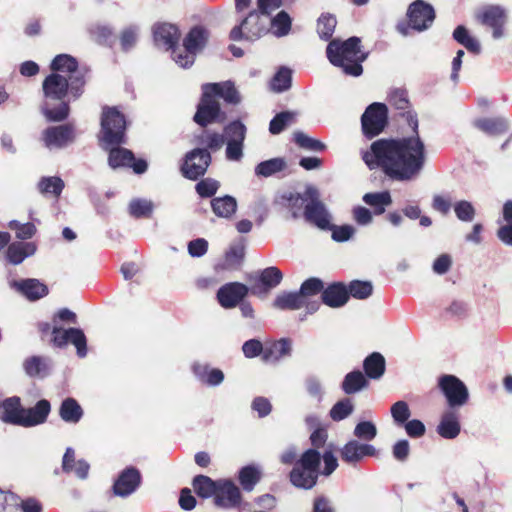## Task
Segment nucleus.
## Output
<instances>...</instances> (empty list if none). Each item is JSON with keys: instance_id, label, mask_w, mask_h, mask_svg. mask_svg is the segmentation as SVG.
I'll return each instance as SVG.
<instances>
[{"instance_id": "44", "label": "nucleus", "mask_w": 512, "mask_h": 512, "mask_svg": "<svg viewBox=\"0 0 512 512\" xmlns=\"http://www.w3.org/2000/svg\"><path fill=\"white\" fill-rule=\"evenodd\" d=\"M507 19V12L500 6H491L487 8L482 15V22L489 27L505 25Z\"/></svg>"}, {"instance_id": "62", "label": "nucleus", "mask_w": 512, "mask_h": 512, "mask_svg": "<svg viewBox=\"0 0 512 512\" xmlns=\"http://www.w3.org/2000/svg\"><path fill=\"white\" fill-rule=\"evenodd\" d=\"M9 228L16 231V236L19 239H29L35 234V226L32 223L21 224L16 220L9 223Z\"/></svg>"}, {"instance_id": "52", "label": "nucleus", "mask_w": 512, "mask_h": 512, "mask_svg": "<svg viewBox=\"0 0 512 512\" xmlns=\"http://www.w3.org/2000/svg\"><path fill=\"white\" fill-rule=\"evenodd\" d=\"M353 434L359 440L372 441L377 435V427L371 421H361L355 426Z\"/></svg>"}, {"instance_id": "55", "label": "nucleus", "mask_w": 512, "mask_h": 512, "mask_svg": "<svg viewBox=\"0 0 512 512\" xmlns=\"http://www.w3.org/2000/svg\"><path fill=\"white\" fill-rule=\"evenodd\" d=\"M291 85V71L287 68H281L274 76L271 82V88L276 92H283Z\"/></svg>"}, {"instance_id": "1", "label": "nucleus", "mask_w": 512, "mask_h": 512, "mask_svg": "<svg viewBox=\"0 0 512 512\" xmlns=\"http://www.w3.org/2000/svg\"><path fill=\"white\" fill-rule=\"evenodd\" d=\"M409 123L414 135L379 139L362 153V159L369 169L380 168L387 176L399 181H411L420 174L426 160L425 145L416 132L417 119L410 116Z\"/></svg>"}, {"instance_id": "14", "label": "nucleus", "mask_w": 512, "mask_h": 512, "mask_svg": "<svg viewBox=\"0 0 512 512\" xmlns=\"http://www.w3.org/2000/svg\"><path fill=\"white\" fill-rule=\"evenodd\" d=\"M202 89V99L198 105L194 120L197 124L206 126L218 120L220 116V105L218 100L211 96L210 91H206L205 85Z\"/></svg>"}, {"instance_id": "41", "label": "nucleus", "mask_w": 512, "mask_h": 512, "mask_svg": "<svg viewBox=\"0 0 512 512\" xmlns=\"http://www.w3.org/2000/svg\"><path fill=\"white\" fill-rule=\"evenodd\" d=\"M363 201L375 208V213L382 214L385 211V207L392 203L390 193L387 191L377 193H366L363 196Z\"/></svg>"}, {"instance_id": "31", "label": "nucleus", "mask_w": 512, "mask_h": 512, "mask_svg": "<svg viewBox=\"0 0 512 512\" xmlns=\"http://www.w3.org/2000/svg\"><path fill=\"white\" fill-rule=\"evenodd\" d=\"M208 41V32L202 27L192 28L183 41V46L196 55L206 45Z\"/></svg>"}, {"instance_id": "35", "label": "nucleus", "mask_w": 512, "mask_h": 512, "mask_svg": "<svg viewBox=\"0 0 512 512\" xmlns=\"http://www.w3.org/2000/svg\"><path fill=\"white\" fill-rule=\"evenodd\" d=\"M24 408H21L20 399L18 397H11L2 403L1 419L4 422L20 425L21 416Z\"/></svg>"}, {"instance_id": "64", "label": "nucleus", "mask_w": 512, "mask_h": 512, "mask_svg": "<svg viewBox=\"0 0 512 512\" xmlns=\"http://www.w3.org/2000/svg\"><path fill=\"white\" fill-rule=\"evenodd\" d=\"M219 183L213 179H204L197 183L196 191L201 197H211L218 190Z\"/></svg>"}, {"instance_id": "8", "label": "nucleus", "mask_w": 512, "mask_h": 512, "mask_svg": "<svg viewBox=\"0 0 512 512\" xmlns=\"http://www.w3.org/2000/svg\"><path fill=\"white\" fill-rule=\"evenodd\" d=\"M269 31L268 18L257 12H251L241 23L234 27L230 33L231 39L237 41L245 39L255 41Z\"/></svg>"}, {"instance_id": "49", "label": "nucleus", "mask_w": 512, "mask_h": 512, "mask_svg": "<svg viewBox=\"0 0 512 512\" xmlns=\"http://www.w3.org/2000/svg\"><path fill=\"white\" fill-rule=\"evenodd\" d=\"M295 119V114L293 112L285 111L277 114L271 121L269 125V131L272 134H279L282 132L286 126L290 125Z\"/></svg>"}, {"instance_id": "3", "label": "nucleus", "mask_w": 512, "mask_h": 512, "mask_svg": "<svg viewBox=\"0 0 512 512\" xmlns=\"http://www.w3.org/2000/svg\"><path fill=\"white\" fill-rule=\"evenodd\" d=\"M45 101L42 113L48 121L60 122L69 114V105L63 101L70 89V80L63 74L52 73L43 81Z\"/></svg>"}, {"instance_id": "21", "label": "nucleus", "mask_w": 512, "mask_h": 512, "mask_svg": "<svg viewBox=\"0 0 512 512\" xmlns=\"http://www.w3.org/2000/svg\"><path fill=\"white\" fill-rule=\"evenodd\" d=\"M51 410L49 401L43 399L28 409H23L20 426L32 427L42 424L46 421Z\"/></svg>"}, {"instance_id": "58", "label": "nucleus", "mask_w": 512, "mask_h": 512, "mask_svg": "<svg viewBox=\"0 0 512 512\" xmlns=\"http://www.w3.org/2000/svg\"><path fill=\"white\" fill-rule=\"evenodd\" d=\"M353 412V404L349 399L337 402L330 410V416L335 421L348 417Z\"/></svg>"}, {"instance_id": "34", "label": "nucleus", "mask_w": 512, "mask_h": 512, "mask_svg": "<svg viewBox=\"0 0 512 512\" xmlns=\"http://www.w3.org/2000/svg\"><path fill=\"white\" fill-rule=\"evenodd\" d=\"M273 306L280 310H298L305 308V303L299 292H282L276 296Z\"/></svg>"}, {"instance_id": "63", "label": "nucleus", "mask_w": 512, "mask_h": 512, "mask_svg": "<svg viewBox=\"0 0 512 512\" xmlns=\"http://www.w3.org/2000/svg\"><path fill=\"white\" fill-rule=\"evenodd\" d=\"M173 60L182 68L190 67L194 63L195 55L188 51L184 46L183 49H173Z\"/></svg>"}, {"instance_id": "57", "label": "nucleus", "mask_w": 512, "mask_h": 512, "mask_svg": "<svg viewBox=\"0 0 512 512\" xmlns=\"http://www.w3.org/2000/svg\"><path fill=\"white\" fill-rule=\"evenodd\" d=\"M454 211L457 218L464 222H471L476 214L475 208L471 202L461 200L454 205Z\"/></svg>"}, {"instance_id": "12", "label": "nucleus", "mask_w": 512, "mask_h": 512, "mask_svg": "<svg viewBox=\"0 0 512 512\" xmlns=\"http://www.w3.org/2000/svg\"><path fill=\"white\" fill-rule=\"evenodd\" d=\"M435 18V12L431 5L416 0L408 9L409 27L416 31H424L428 29Z\"/></svg>"}, {"instance_id": "42", "label": "nucleus", "mask_w": 512, "mask_h": 512, "mask_svg": "<svg viewBox=\"0 0 512 512\" xmlns=\"http://www.w3.org/2000/svg\"><path fill=\"white\" fill-rule=\"evenodd\" d=\"M286 162L283 158H272L259 163L255 168V174L261 177H270L284 170Z\"/></svg>"}, {"instance_id": "30", "label": "nucleus", "mask_w": 512, "mask_h": 512, "mask_svg": "<svg viewBox=\"0 0 512 512\" xmlns=\"http://www.w3.org/2000/svg\"><path fill=\"white\" fill-rule=\"evenodd\" d=\"M291 350V341L283 338L270 344L264 349L263 359L266 362H277L280 359L289 356Z\"/></svg>"}, {"instance_id": "6", "label": "nucleus", "mask_w": 512, "mask_h": 512, "mask_svg": "<svg viewBox=\"0 0 512 512\" xmlns=\"http://www.w3.org/2000/svg\"><path fill=\"white\" fill-rule=\"evenodd\" d=\"M320 458L319 452L314 449L304 452L290 472L291 483L297 488H313L318 478Z\"/></svg>"}, {"instance_id": "54", "label": "nucleus", "mask_w": 512, "mask_h": 512, "mask_svg": "<svg viewBox=\"0 0 512 512\" xmlns=\"http://www.w3.org/2000/svg\"><path fill=\"white\" fill-rule=\"evenodd\" d=\"M373 291L372 283L369 281H352L349 285L348 293L357 299L368 298Z\"/></svg>"}, {"instance_id": "11", "label": "nucleus", "mask_w": 512, "mask_h": 512, "mask_svg": "<svg viewBox=\"0 0 512 512\" xmlns=\"http://www.w3.org/2000/svg\"><path fill=\"white\" fill-rule=\"evenodd\" d=\"M439 386L450 407H461L466 404L469 397L468 389L456 376H442L439 379Z\"/></svg>"}, {"instance_id": "59", "label": "nucleus", "mask_w": 512, "mask_h": 512, "mask_svg": "<svg viewBox=\"0 0 512 512\" xmlns=\"http://www.w3.org/2000/svg\"><path fill=\"white\" fill-rule=\"evenodd\" d=\"M327 230L332 231V239L336 242H345L348 241L353 237L356 230L351 225H341L336 226L332 223L330 224V227Z\"/></svg>"}, {"instance_id": "32", "label": "nucleus", "mask_w": 512, "mask_h": 512, "mask_svg": "<svg viewBox=\"0 0 512 512\" xmlns=\"http://www.w3.org/2000/svg\"><path fill=\"white\" fill-rule=\"evenodd\" d=\"M13 286L30 300H37L47 294V287L36 279L14 282Z\"/></svg>"}, {"instance_id": "56", "label": "nucleus", "mask_w": 512, "mask_h": 512, "mask_svg": "<svg viewBox=\"0 0 512 512\" xmlns=\"http://www.w3.org/2000/svg\"><path fill=\"white\" fill-rule=\"evenodd\" d=\"M391 416L398 425H403L411 416L408 404L405 401H397L391 407Z\"/></svg>"}, {"instance_id": "47", "label": "nucleus", "mask_w": 512, "mask_h": 512, "mask_svg": "<svg viewBox=\"0 0 512 512\" xmlns=\"http://www.w3.org/2000/svg\"><path fill=\"white\" fill-rule=\"evenodd\" d=\"M260 470L255 466H246L241 469L239 480L243 488L251 491L255 484L260 480Z\"/></svg>"}, {"instance_id": "33", "label": "nucleus", "mask_w": 512, "mask_h": 512, "mask_svg": "<svg viewBox=\"0 0 512 512\" xmlns=\"http://www.w3.org/2000/svg\"><path fill=\"white\" fill-rule=\"evenodd\" d=\"M500 228L497 232L499 239L508 245L512 244V201L505 202L503 207V215L498 220Z\"/></svg>"}, {"instance_id": "22", "label": "nucleus", "mask_w": 512, "mask_h": 512, "mask_svg": "<svg viewBox=\"0 0 512 512\" xmlns=\"http://www.w3.org/2000/svg\"><path fill=\"white\" fill-rule=\"evenodd\" d=\"M241 494L239 488L231 481H219L215 496V504L219 507L230 508L239 504Z\"/></svg>"}, {"instance_id": "37", "label": "nucleus", "mask_w": 512, "mask_h": 512, "mask_svg": "<svg viewBox=\"0 0 512 512\" xmlns=\"http://www.w3.org/2000/svg\"><path fill=\"white\" fill-rule=\"evenodd\" d=\"M211 207L218 217L229 218L236 212L237 201L229 195L217 197L211 201Z\"/></svg>"}, {"instance_id": "46", "label": "nucleus", "mask_w": 512, "mask_h": 512, "mask_svg": "<svg viewBox=\"0 0 512 512\" xmlns=\"http://www.w3.org/2000/svg\"><path fill=\"white\" fill-rule=\"evenodd\" d=\"M154 210V204L151 200L136 198L129 203V213L136 217H150Z\"/></svg>"}, {"instance_id": "17", "label": "nucleus", "mask_w": 512, "mask_h": 512, "mask_svg": "<svg viewBox=\"0 0 512 512\" xmlns=\"http://www.w3.org/2000/svg\"><path fill=\"white\" fill-rule=\"evenodd\" d=\"M73 140L74 131L69 125L49 127L43 132V141L48 149H61Z\"/></svg>"}, {"instance_id": "50", "label": "nucleus", "mask_w": 512, "mask_h": 512, "mask_svg": "<svg viewBox=\"0 0 512 512\" xmlns=\"http://www.w3.org/2000/svg\"><path fill=\"white\" fill-rule=\"evenodd\" d=\"M38 186L43 194L59 196L64 188V182L59 177H46L39 182Z\"/></svg>"}, {"instance_id": "24", "label": "nucleus", "mask_w": 512, "mask_h": 512, "mask_svg": "<svg viewBox=\"0 0 512 512\" xmlns=\"http://www.w3.org/2000/svg\"><path fill=\"white\" fill-rule=\"evenodd\" d=\"M474 126L488 135L500 136L509 130L510 123L507 118L497 116L477 119Z\"/></svg>"}, {"instance_id": "18", "label": "nucleus", "mask_w": 512, "mask_h": 512, "mask_svg": "<svg viewBox=\"0 0 512 512\" xmlns=\"http://www.w3.org/2000/svg\"><path fill=\"white\" fill-rule=\"evenodd\" d=\"M324 290V284L319 278L312 277L302 283L299 293L308 313H314L318 310L320 302L315 297L319 293H323Z\"/></svg>"}, {"instance_id": "15", "label": "nucleus", "mask_w": 512, "mask_h": 512, "mask_svg": "<svg viewBox=\"0 0 512 512\" xmlns=\"http://www.w3.org/2000/svg\"><path fill=\"white\" fill-rule=\"evenodd\" d=\"M376 453L377 450L373 445L356 439L348 441L340 450L341 459L350 465H355L365 457L374 456Z\"/></svg>"}, {"instance_id": "20", "label": "nucleus", "mask_w": 512, "mask_h": 512, "mask_svg": "<svg viewBox=\"0 0 512 512\" xmlns=\"http://www.w3.org/2000/svg\"><path fill=\"white\" fill-rule=\"evenodd\" d=\"M141 482V475L135 468H127L115 481L113 489L117 496L125 497L132 494Z\"/></svg>"}, {"instance_id": "19", "label": "nucleus", "mask_w": 512, "mask_h": 512, "mask_svg": "<svg viewBox=\"0 0 512 512\" xmlns=\"http://www.w3.org/2000/svg\"><path fill=\"white\" fill-rule=\"evenodd\" d=\"M304 215L308 222L314 224L321 230H326L330 227L332 217L326 209V206L317 199H312L305 206Z\"/></svg>"}, {"instance_id": "48", "label": "nucleus", "mask_w": 512, "mask_h": 512, "mask_svg": "<svg viewBox=\"0 0 512 512\" xmlns=\"http://www.w3.org/2000/svg\"><path fill=\"white\" fill-rule=\"evenodd\" d=\"M283 278L281 271L277 267H268L260 274V281L265 286L264 292L278 286Z\"/></svg>"}, {"instance_id": "45", "label": "nucleus", "mask_w": 512, "mask_h": 512, "mask_svg": "<svg viewBox=\"0 0 512 512\" xmlns=\"http://www.w3.org/2000/svg\"><path fill=\"white\" fill-rule=\"evenodd\" d=\"M453 38L463 45L466 49L473 53H479L481 46L479 41L470 36L467 29L464 26H458L453 32Z\"/></svg>"}, {"instance_id": "38", "label": "nucleus", "mask_w": 512, "mask_h": 512, "mask_svg": "<svg viewBox=\"0 0 512 512\" xmlns=\"http://www.w3.org/2000/svg\"><path fill=\"white\" fill-rule=\"evenodd\" d=\"M36 247L33 243L16 242L9 245L7 258L13 264H20L26 257L35 253Z\"/></svg>"}, {"instance_id": "5", "label": "nucleus", "mask_w": 512, "mask_h": 512, "mask_svg": "<svg viewBox=\"0 0 512 512\" xmlns=\"http://www.w3.org/2000/svg\"><path fill=\"white\" fill-rule=\"evenodd\" d=\"M58 319L73 324L77 321L76 314L71 310L67 308L59 310L53 318L51 343L60 348L71 343L76 347L77 354L80 357H84L87 353V349L86 337L83 331L79 328L62 329L57 324Z\"/></svg>"}, {"instance_id": "26", "label": "nucleus", "mask_w": 512, "mask_h": 512, "mask_svg": "<svg viewBox=\"0 0 512 512\" xmlns=\"http://www.w3.org/2000/svg\"><path fill=\"white\" fill-rule=\"evenodd\" d=\"M348 299V290L340 283L330 285L322 293L323 303L334 308L343 306Z\"/></svg>"}, {"instance_id": "36", "label": "nucleus", "mask_w": 512, "mask_h": 512, "mask_svg": "<svg viewBox=\"0 0 512 512\" xmlns=\"http://www.w3.org/2000/svg\"><path fill=\"white\" fill-rule=\"evenodd\" d=\"M366 375L371 379H379L385 372V358L378 352L370 354L363 363Z\"/></svg>"}, {"instance_id": "28", "label": "nucleus", "mask_w": 512, "mask_h": 512, "mask_svg": "<svg viewBox=\"0 0 512 512\" xmlns=\"http://www.w3.org/2000/svg\"><path fill=\"white\" fill-rule=\"evenodd\" d=\"M83 414L84 411L80 404L71 397L64 399L59 407V416L66 423L77 424Z\"/></svg>"}, {"instance_id": "7", "label": "nucleus", "mask_w": 512, "mask_h": 512, "mask_svg": "<svg viewBox=\"0 0 512 512\" xmlns=\"http://www.w3.org/2000/svg\"><path fill=\"white\" fill-rule=\"evenodd\" d=\"M51 69L55 73L65 75L70 80V93L74 98H78L82 94L85 84L84 73L78 69L75 58L67 54L58 55L52 61Z\"/></svg>"}, {"instance_id": "43", "label": "nucleus", "mask_w": 512, "mask_h": 512, "mask_svg": "<svg viewBox=\"0 0 512 512\" xmlns=\"http://www.w3.org/2000/svg\"><path fill=\"white\" fill-rule=\"evenodd\" d=\"M268 25L275 36L282 37L291 29V18L285 11H280L273 19H268Z\"/></svg>"}, {"instance_id": "61", "label": "nucleus", "mask_w": 512, "mask_h": 512, "mask_svg": "<svg viewBox=\"0 0 512 512\" xmlns=\"http://www.w3.org/2000/svg\"><path fill=\"white\" fill-rule=\"evenodd\" d=\"M201 143L205 144L212 151L220 150L225 144L224 134L206 132L201 138Z\"/></svg>"}, {"instance_id": "29", "label": "nucleus", "mask_w": 512, "mask_h": 512, "mask_svg": "<svg viewBox=\"0 0 512 512\" xmlns=\"http://www.w3.org/2000/svg\"><path fill=\"white\" fill-rule=\"evenodd\" d=\"M193 372L201 382L209 386H218L224 380V373L220 369L210 368L204 364L195 363Z\"/></svg>"}, {"instance_id": "23", "label": "nucleus", "mask_w": 512, "mask_h": 512, "mask_svg": "<svg viewBox=\"0 0 512 512\" xmlns=\"http://www.w3.org/2000/svg\"><path fill=\"white\" fill-rule=\"evenodd\" d=\"M180 32L178 28L169 23H161L154 27V39L158 46L172 49L178 43Z\"/></svg>"}, {"instance_id": "16", "label": "nucleus", "mask_w": 512, "mask_h": 512, "mask_svg": "<svg viewBox=\"0 0 512 512\" xmlns=\"http://www.w3.org/2000/svg\"><path fill=\"white\" fill-rule=\"evenodd\" d=\"M248 287L239 282H231L223 285L217 292V299L225 309L237 306L248 294Z\"/></svg>"}, {"instance_id": "27", "label": "nucleus", "mask_w": 512, "mask_h": 512, "mask_svg": "<svg viewBox=\"0 0 512 512\" xmlns=\"http://www.w3.org/2000/svg\"><path fill=\"white\" fill-rule=\"evenodd\" d=\"M206 91H210L214 98H223L226 102L237 104L240 101L239 94L231 82L205 84Z\"/></svg>"}, {"instance_id": "13", "label": "nucleus", "mask_w": 512, "mask_h": 512, "mask_svg": "<svg viewBox=\"0 0 512 512\" xmlns=\"http://www.w3.org/2000/svg\"><path fill=\"white\" fill-rule=\"evenodd\" d=\"M210 162L211 156L206 149H194L186 155L182 172L185 177L195 180L204 175Z\"/></svg>"}, {"instance_id": "9", "label": "nucleus", "mask_w": 512, "mask_h": 512, "mask_svg": "<svg viewBox=\"0 0 512 512\" xmlns=\"http://www.w3.org/2000/svg\"><path fill=\"white\" fill-rule=\"evenodd\" d=\"M246 127L240 121H234L224 128L226 143V158L230 161H239L243 157Z\"/></svg>"}, {"instance_id": "10", "label": "nucleus", "mask_w": 512, "mask_h": 512, "mask_svg": "<svg viewBox=\"0 0 512 512\" xmlns=\"http://www.w3.org/2000/svg\"><path fill=\"white\" fill-rule=\"evenodd\" d=\"M362 130L367 137L381 133L387 122V108L384 104H371L361 118Z\"/></svg>"}, {"instance_id": "39", "label": "nucleus", "mask_w": 512, "mask_h": 512, "mask_svg": "<svg viewBox=\"0 0 512 512\" xmlns=\"http://www.w3.org/2000/svg\"><path fill=\"white\" fill-rule=\"evenodd\" d=\"M368 386V381L361 371L348 373L343 382L342 389L346 394H355Z\"/></svg>"}, {"instance_id": "51", "label": "nucleus", "mask_w": 512, "mask_h": 512, "mask_svg": "<svg viewBox=\"0 0 512 512\" xmlns=\"http://www.w3.org/2000/svg\"><path fill=\"white\" fill-rule=\"evenodd\" d=\"M294 141L300 147L311 151H323L326 148L325 144L320 140L312 138L301 131L294 133Z\"/></svg>"}, {"instance_id": "60", "label": "nucleus", "mask_w": 512, "mask_h": 512, "mask_svg": "<svg viewBox=\"0 0 512 512\" xmlns=\"http://www.w3.org/2000/svg\"><path fill=\"white\" fill-rule=\"evenodd\" d=\"M24 368L30 376L41 375L46 371L47 363L45 359L33 356L25 361Z\"/></svg>"}, {"instance_id": "25", "label": "nucleus", "mask_w": 512, "mask_h": 512, "mask_svg": "<svg viewBox=\"0 0 512 512\" xmlns=\"http://www.w3.org/2000/svg\"><path fill=\"white\" fill-rule=\"evenodd\" d=\"M459 415L453 410L446 411L437 427L439 435L445 439H454L460 433Z\"/></svg>"}, {"instance_id": "2", "label": "nucleus", "mask_w": 512, "mask_h": 512, "mask_svg": "<svg viewBox=\"0 0 512 512\" xmlns=\"http://www.w3.org/2000/svg\"><path fill=\"white\" fill-rule=\"evenodd\" d=\"M126 121L124 116L116 108H104L101 118L100 141L104 149L109 150L108 163L113 169L119 167H131L137 174L147 170L145 160H135L133 153L119 147L124 143Z\"/></svg>"}, {"instance_id": "40", "label": "nucleus", "mask_w": 512, "mask_h": 512, "mask_svg": "<svg viewBox=\"0 0 512 512\" xmlns=\"http://www.w3.org/2000/svg\"><path fill=\"white\" fill-rule=\"evenodd\" d=\"M193 487L197 495L202 498H209L213 495L216 496L219 481L215 482L208 476L198 475L193 480Z\"/></svg>"}, {"instance_id": "53", "label": "nucleus", "mask_w": 512, "mask_h": 512, "mask_svg": "<svg viewBox=\"0 0 512 512\" xmlns=\"http://www.w3.org/2000/svg\"><path fill=\"white\" fill-rule=\"evenodd\" d=\"M336 18L332 15H322L317 21V32L322 39H329L336 27Z\"/></svg>"}, {"instance_id": "4", "label": "nucleus", "mask_w": 512, "mask_h": 512, "mask_svg": "<svg viewBox=\"0 0 512 512\" xmlns=\"http://www.w3.org/2000/svg\"><path fill=\"white\" fill-rule=\"evenodd\" d=\"M329 61L351 76H360L363 72L361 63L367 54L360 48V39L351 37L346 41L333 40L327 46Z\"/></svg>"}]
</instances>
